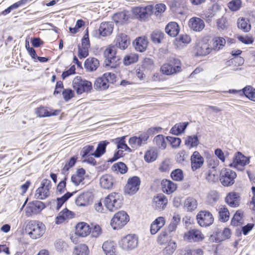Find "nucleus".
Returning <instances> with one entry per match:
<instances>
[{"label":"nucleus","mask_w":255,"mask_h":255,"mask_svg":"<svg viewBox=\"0 0 255 255\" xmlns=\"http://www.w3.org/2000/svg\"><path fill=\"white\" fill-rule=\"evenodd\" d=\"M45 230V226L42 222L35 220L29 221L25 228L26 232L33 239H37L42 237Z\"/></svg>","instance_id":"obj_1"},{"label":"nucleus","mask_w":255,"mask_h":255,"mask_svg":"<svg viewBox=\"0 0 255 255\" xmlns=\"http://www.w3.org/2000/svg\"><path fill=\"white\" fill-rule=\"evenodd\" d=\"M104 204L110 211H115L122 205V195L117 192L111 193L105 198Z\"/></svg>","instance_id":"obj_2"},{"label":"nucleus","mask_w":255,"mask_h":255,"mask_svg":"<svg viewBox=\"0 0 255 255\" xmlns=\"http://www.w3.org/2000/svg\"><path fill=\"white\" fill-rule=\"evenodd\" d=\"M72 85L74 89L78 94L89 92L92 89V83L85 79H82L79 76H77L73 79Z\"/></svg>","instance_id":"obj_3"},{"label":"nucleus","mask_w":255,"mask_h":255,"mask_svg":"<svg viewBox=\"0 0 255 255\" xmlns=\"http://www.w3.org/2000/svg\"><path fill=\"white\" fill-rule=\"evenodd\" d=\"M129 220L128 214L124 211H121L116 213L112 218L111 225L114 230H118L124 227Z\"/></svg>","instance_id":"obj_4"},{"label":"nucleus","mask_w":255,"mask_h":255,"mask_svg":"<svg viewBox=\"0 0 255 255\" xmlns=\"http://www.w3.org/2000/svg\"><path fill=\"white\" fill-rule=\"evenodd\" d=\"M181 63L179 59L170 58L168 63L163 64L161 67V71L163 74L170 75L179 72L181 70Z\"/></svg>","instance_id":"obj_5"},{"label":"nucleus","mask_w":255,"mask_h":255,"mask_svg":"<svg viewBox=\"0 0 255 255\" xmlns=\"http://www.w3.org/2000/svg\"><path fill=\"white\" fill-rule=\"evenodd\" d=\"M138 245V238L135 235L129 234L123 237L120 242V247L124 250L130 251L135 248Z\"/></svg>","instance_id":"obj_6"},{"label":"nucleus","mask_w":255,"mask_h":255,"mask_svg":"<svg viewBox=\"0 0 255 255\" xmlns=\"http://www.w3.org/2000/svg\"><path fill=\"white\" fill-rule=\"evenodd\" d=\"M237 177L236 173L228 168H223L220 172V180L224 186H230L235 182V179Z\"/></svg>","instance_id":"obj_7"},{"label":"nucleus","mask_w":255,"mask_h":255,"mask_svg":"<svg viewBox=\"0 0 255 255\" xmlns=\"http://www.w3.org/2000/svg\"><path fill=\"white\" fill-rule=\"evenodd\" d=\"M51 182L48 179H44L41 182L40 186L36 190L35 197L37 199L44 200L50 196V189Z\"/></svg>","instance_id":"obj_8"},{"label":"nucleus","mask_w":255,"mask_h":255,"mask_svg":"<svg viewBox=\"0 0 255 255\" xmlns=\"http://www.w3.org/2000/svg\"><path fill=\"white\" fill-rule=\"evenodd\" d=\"M114 24L112 22H104L101 23L100 27L93 30L92 34L95 37L107 36L110 35L113 32Z\"/></svg>","instance_id":"obj_9"},{"label":"nucleus","mask_w":255,"mask_h":255,"mask_svg":"<svg viewBox=\"0 0 255 255\" xmlns=\"http://www.w3.org/2000/svg\"><path fill=\"white\" fill-rule=\"evenodd\" d=\"M198 224L201 227H208L213 223L214 218L209 211L204 210L199 212L196 216Z\"/></svg>","instance_id":"obj_10"},{"label":"nucleus","mask_w":255,"mask_h":255,"mask_svg":"<svg viewBox=\"0 0 255 255\" xmlns=\"http://www.w3.org/2000/svg\"><path fill=\"white\" fill-rule=\"evenodd\" d=\"M249 158L244 155L242 153L238 152L233 158V162L230 163L229 166L242 171L244 169V166L249 164Z\"/></svg>","instance_id":"obj_11"},{"label":"nucleus","mask_w":255,"mask_h":255,"mask_svg":"<svg viewBox=\"0 0 255 255\" xmlns=\"http://www.w3.org/2000/svg\"><path fill=\"white\" fill-rule=\"evenodd\" d=\"M140 181L137 176L129 179L125 187V192L130 194H134L139 189Z\"/></svg>","instance_id":"obj_12"},{"label":"nucleus","mask_w":255,"mask_h":255,"mask_svg":"<svg viewBox=\"0 0 255 255\" xmlns=\"http://www.w3.org/2000/svg\"><path fill=\"white\" fill-rule=\"evenodd\" d=\"M153 6L149 5L145 7H136L132 9V12L139 19H144L153 13Z\"/></svg>","instance_id":"obj_13"},{"label":"nucleus","mask_w":255,"mask_h":255,"mask_svg":"<svg viewBox=\"0 0 255 255\" xmlns=\"http://www.w3.org/2000/svg\"><path fill=\"white\" fill-rule=\"evenodd\" d=\"M184 238L190 242H198L202 241L204 236L200 230L192 229L185 234Z\"/></svg>","instance_id":"obj_14"},{"label":"nucleus","mask_w":255,"mask_h":255,"mask_svg":"<svg viewBox=\"0 0 255 255\" xmlns=\"http://www.w3.org/2000/svg\"><path fill=\"white\" fill-rule=\"evenodd\" d=\"M116 48H119L122 50H125L128 48L129 44V40L128 36L124 33L118 34L115 40Z\"/></svg>","instance_id":"obj_15"},{"label":"nucleus","mask_w":255,"mask_h":255,"mask_svg":"<svg viewBox=\"0 0 255 255\" xmlns=\"http://www.w3.org/2000/svg\"><path fill=\"white\" fill-rule=\"evenodd\" d=\"M115 183V179L111 174H106L102 176L100 179L101 187L105 189L110 190L113 188Z\"/></svg>","instance_id":"obj_16"},{"label":"nucleus","mask_w":255,"mask_h":255,"mask_svg":"<svg viewBox=\"0 0 255 255\" xmlns=\"http://www.w3.org/2000/svg\"><path fill=\"white\" fill-rule=\"evenodd\" d=\"M168 202L167 198L162 194L154 196L153 200V206L156 210H162L164 209Z\"/></svg>","instance_id":"obj_17"},{"label":"nucleus","mask_w":255,"mask_h":255,"mask_svg":"<svg viewBox=\"0 0 255 255\" xmlns=\"http://www.w3.org/2000/svg\"><path fill=\"white\" fill-rule=\"evenodd\" d=\"M188 25L191 29L198 32L202 31L205 27L204 21L198 17H192L190 19Z\"/></svg>","instance_id":"obj_18"},{"label":"nucleus","mask_w":255,"mask_h":255,"mask_svg":"<svg viewBox=\"0 0 255 255\" xmlns=\"http://www.w3.org/2000/svg\"><path fill=\"white\" fill-rule=\"evenodd\" d=\"M191 162L192 169L195 171L202 166L204 158L198 151H195L191 157Z\"/></svg>","instance_id":"obj_19"},{"label":"nucleus","mask_w":255,"mask_h":255,"mask_svg":"<svg viewBox=\"0 0 255 255\" xmlns=\"http://www.w3.org/2000/svg\"><path fill=\"white\" fill-rule=\"evenodd\" d=\"M148 43V40L145 37H138L133 42L135 49L140 52H142L146 49Z\"/></svg>","instance_id":"obj_20"},{"label":"nucleus","mask_w":255,"mask_h":255,"mask_svg":"<svg viewBox=\"0 0 255 255\" xmlns=\"http://www.w3.org/2000/svg\"><path fill=\"white\" fill-rule=\"evenodd\" d=\"M165 220L163 217L157 218L150 225V233L155 235L165 225Z\"/></svg>","instance_id":"obj_21"},{"label":"nucleus","mask_w":255,"mask_h":255,"mask_svg":"<svg viewBox=\"0 0 255 255\" xmlns=\"http://www.w3.org/2000/svg\"><path fill=\"white\" fill-rule=\"evenodd\" d=\"M225 201L232 207H238L240 205V196L236 192H230L227 195Z\"/></svg>","instance_id":"obj_22"},{"label":"nucleus","mask_w":255,"mask_h":255,"mask_svg":"<svg viewBox=\"0 0 255 255\" xmlns=\"http://www.w3.org/2000/svg\"><path fill=\"white\" fill-rule=\"evenodd\" d=\"M162 190L164 193L170 194L175 191L177 188V185L172 181L165 179L161 182Z\"/></svg>","instance_id":"obj_23"},{"label":"nucleus","mask_w":255,"mask_h":255,"mask_svg":"<svg viewBox=\"0 0 255 255\" xmlns=\"http://www.w3.org/2000/svg\"><path fill=\"white\" fill-rule=\"evenodd\" d=\"M100 65L99 60L94 57H89L85 61L84 66L89 72H93L97 70Z\"/></svg>","instance_id":"obj_24"},{"label":"nucleus","mask_w":255,"mask_h":255,"mask_svg":"<svg viewBox=\"0 0 255 255\" xmlns=\"http://www.w3.org/2000/svg\"><path fill=\"white\" fill-rule=\"evenodd\" d=\"M73 216V212L65 208L58 214L56 218L55 223L60 224L67 219L72 218Z\"/></svg>","instance_id":"obj_25"},{"label":"nucleus","mask_w":255,"mask_h":255,"mask_svg":"<svg viewBox=\"0 0 255 255\" xmlns=\"http://www.w3.org/2000/svg\"><path fill=\"white\" fill-rule=\"evenodd\" d=\"M116 244L112 241H105L102 246V249L106 255H116Z\"/></svg>","instance_id":"obj_26"},{"label":"nucleus","mask_w":255,"mask_h":255,"mask_svg":"<svg viewBox=\"0 0 255 255\" xmlns=\"http://www.w3.org/2000/svg\"><path fill=\"white\" fill-rule=\"evenodd\" d=\"M76 233L82 237L87 236L91 232L89 226L84 222L78 223L76 226Z\"/></svg>","instance_id":"obj_27"},{"label":"nucleus","mask_w":255,"mask_h":255,"mask_svg":"<svg viewBox=\"0 0 255 255\" xmlns=\"http://www.w3.org/2000/svg\"><path fill=\"white\" fill-rule=\"evenodd\" d=\"M85 170L83 168H80L71 177V181L75 185L78 186L83 182L84 180Z\"/></svg>","instance_id":"obj_28"},{"label":"nucleus","mask_w":255,"mask_h":255,"mask_svg":"<svg viewBox=\"0 0 255 255\" xmlns=\"http://www.w3.org/2000/svg\"><path fill=\"white\" fill-rule=\"evenodd\" d=\"M165 32L170 36H176L179 32L178 24L175 22H170L165 27Z\"/></svg>","instance_id":"obj_29"},{"label":"nucleus","mask_w":255,"mask_h":255,"mask_svg":"<svg viewBox=\"0 0 255 255\" xmlns=\"http://www.w3.org/2000/svg\"><path fill=\"white\" fill-rule=\"evenodd\" d=\"M195 50L198 56H205L211 52L209 45L203 42L199 43L195 48Z\"/></svg>","instance_id":"obj_30"},{"label":"nucleus","mask_w":255,"mask_h":255,"mask_svg":"<svg viewBox=\"0 0 255 255\" xmlns=\"http://www.w3.org/2000/svg\"><path fill=\"white\" fill-rule=\"evenodd\" d=\"M198 206L197 200L193 197H188L184 201V208L188 212L194 211Z\"/></svg>","instance_id":"obj_31"},{"label":"nucleus","mask_w":255,"mask_h":255,"mask_svg":"<svg viewBox=\"0 0 255 255\" xmlns=\"http://www.w3.org/2000/svg\"><path fill=\"white\" fill-rule=\"evenodd\" d=\"M109 143V142L107 141V140L101 141L98 144L96 151L92 153L91 155L97 158L101 157L103 154L105 153L106 146Z\"/></svg>","instance_id":"obj_32"},{"label":"nucleus","mask_w":255,"mask_h":255,"mask_svg":"<svg viewBox=\"0 0 255 255\" xmlns=\"http://www.w3.org/2000/svg\"><path fill=\"white\" fill-rule=\"evenodd\" d=\"M242 93L241 95L243 94L247 98L250 100L255 102V89L251 86H247L242 90Z\"/></svg>","instance_id":"obj_33"},{"label":"nucleus","mask_w":255,"mask_h":255,"mask_svg":"<svg viewBox=\"0 0 255 255\" xmlns=\"http://www.w3.org/2000/svg\"><path fill=\"white\" fill-rule=\"evenodd\" d=\"M213 41V49L216 51L222 49L226 44L225 39L221 37H215Z\"/></svg>","instance_id":"obj_34"},{"label":"nucleus","mask_w":255,"mask_h":255,"mask_svg":"<svg viewBox=\"0 0 255 255\" xmlns=\"http://www.w3.org/2000/svg\"><path fill=\"white\" fill-rule=\"evenodd\" d=\"M35 114L38 117L44 118L54 115L53 113L48 111L47 108L44 106H40L35 109Z\"/></svg>","instance_id":"obj_35"},{"label":"nucleus","mask_w":255,"mask_h":255,"mask_svg":"<svg viewBox=\"0 0 255 255\" xmlns=\"http://www.w3.org/2000/svg\"><path fill=\"white\" fill-rule=\"evenodd\" d=\"M237 25L238 27L244 32H247L251 29V26L248 19L244 18H239L238 19Z\"/></svg>","instance_id":"obj_36"},{"label":"nucleus","mask_w":255,"mask_h":255,"mask_svg":"<svg viewBox=\"0 0 255 255\" xmlns=\"http://www.w3.org/2000/svg\"><path fill=\"white\" fill-rule=\"evenodd\" d=\"M89 194L83 193L79 195L75 200V203L79 206H86L89 201Z\"/></svg>","instance_id":"obj_37"},{"label":"nucleus","mask_w":255,"mask_h":255,"mask_svg":"<svg viewBox=\"0 0 255 255\" xmlns=\"http://www.w3.org/2000/svg\"><path fill=\"white\" fill-rule=\"evenodd\" d=\"M187 125L188 123H186L177 124L170 129V133L178 135L185 130Z\"/></svg>","instance_id":"obj_38"},{"label":"nucleus","mask_w":255,"mask_h":255,"mask_svg":"<svg viewBox=\"0 0 255 255\" xmlns=\"http://www.w3.org/2000/svg\"><path fill=\"white\" fill-rule=\"evenodd\" d=\"M219 219L223 222H226L229 220L230 213L225 206H222L219 209Z\"/></svg>","instance_id":"obj_39"},{"label":"nucleus","mask_w":255,"mask_h":255,"mask_svg":"<svg viewBox=\"0 0 255 255\" xmlns=\"http://www.w3.org/2000/svg\"><path fill=\"white\" fill-rule=\"evenodd\" d=\"M94 87L96 90H104L108 88L109 85L106 82V80H105L103 76H102L96 80Z\"/></svg>","instance_id":"obj_40"},{"label":"nucleus","mask_w":255,"mask_h":255,"mask_svg":"<svg viewBox=\"0 0 255 255\" xmlns=\"http://www.w3.org/2000/svg\"><path fill=\"white\" fill-rule=\"evenodd\" d=\"M152 41L154 43H160L164 38V33L160 30H156L150 35Z\"/></svg>","instance_id":"obj_41"},{"label":"nucleus","mask_w":255,"mask_h":255,"mask_svg":"<svg viewBox=\"0 0 255 255\" xmlns=\"http://www.w3.org/2000/svg\"><path fill=\"white\" fill-rule=\"evenodd\" d=\"M153 142L161 149H164L166 147V143L164 137L162 134H158L154 137Z\"/></svg>","instance_id":"obj_42"},{"label":"nucleus","mask_w":255,"mask_h":255,"mask_svg":"<svg viewBox=\"0 0 255 255\" xmlns=\"http://www.w3.org/2000/svg\"><path fill=\"white\" fill-rule=\"evenodd\" d=\"M157 157V151L153 149L147 150L144 155V158L145 161L151 162L155 161Z\"/></svg>","instance_id":"obj_43"},{"label":"nucleus","mask_w":255,"mask_h":255,"mask_svg":"<svg viewBox=\"0 0 255 255\" xmlns=\"http://www.w3.org/2000/svg\"><path fill=\"white\" fill-rule=\"evenodd\" d=\"M219 199V195L216 191H210L207 198V203L211 205H214Z\"/></svg>","instance_id":"obj_44"},{"label":"nucleus","mask_w":255,"mask_h":255,"mask_svg":"<svg viewBox=\"0 0 255 255\" xmlns=\"http://www.w3.org/2000/svg\"><path fill=\"white\" fill-rule=\"evenodd\" d=\"M74 253L76 255H88V248L85 244H80L75 248Z\"/></svg>","instance_id":"obj_45"},{"label":"nucleus","mask_w":255,"mask_h":255,"mask_svg":"<svg viewBox=\"0 0 255 255\" xmlns=\"http://www.w3.org/2000/svg\"><path fill=\"white\" fill-rule=\"evenodd\" d=\"M128 18V15L124 11L116 13L113 16V19L117 23H122L127 21Z\"/></svg>","instance_id":"obj_46"},{"label":"nucleus","mask_w":255,"mask_h":255,"mask_svg":"<svg viewBox=\"0 0 255 255\" xmlns=\"http://www.w3.org/2000/svg\"><path fill=\"white\" fill-rule=\"evenodd\" d=\"M113 171L124 174L127 172L128 167L126 165L122 162L114 164L112 167Z\"/></svg>","instance_id":"obj_47"},{"label":"nucleus","mask_w":255,"mask_h":255,"mask_svg":"<svg viewBox=\"0 0 255 255\" xmlns=\"http://www.w3.org/2000/svg\"><path fill=\"white\" fill-rule=\"evenodd\" d=\"M176 248V243L173 241H170L167 244V246L163 250V254L166 255H171L174 252Z\"/></svg>","instance_id":"obj_48"},{"label":"nucleus","mask_w":255,"mask_h":255,"mask_svg":"<svg viewBox=\"0 0 255 255\" xmlns=\"http://www.w3.org/2000/svg\"><path fill=\"white\" fill-rule=\"evenodd\" d=\"M125 136H122L115 139V141L117 144V148L124 149L125 151H131L130 148L125 143Z\"/></svg>","instance_id":"obj_49"},{"label":"nucleus","mask_w":255,"mask_h":255,"mask_svg":"<svg viewBox=\"0 0 255 255\" xmlns=\"http://www.w3.org/2000/svg\"><path fill=\"white\" fill-rule=\"evenodd\" d=\"M116 48L115 46H111L107 48L104 52V56L106 58L105 61H107L116 56Z\"/></svg>","instance_id":"obj_50"},{"label":"nucleus","mask_w":255,"mask_h":255,"mask_svg":"<svg viewBox=\"0 0 255 255\" xmlns=\"http://www.w3.org/2000/svg\"><path fill=\"white\" fill-rule=\"evenodd\" d=\"M171 177L172 179L175 181H182L184 178V175L182 170L180 169H175L171 172Z\"/></svg>","instance_id":"obj_51"},{"label":"nucleus","mask_w":255,"mask_h":255,"mask_svg":"<svg viewBox=\"0 0 255 255\" xmlns=\"http://www.w3.org/2000/svg\"><path fill=\"white\" fill-rule=\"evenodd\" d=\"M73 193L67 192L61 197L58 198L57 199V209L59 210L62 205L73 195Z\"/></svg>","instance_id":"obj_52"},{"label":"nucleus","mask_w":255,"mask_h":255,"mask_svg":"<svg viewBox=\"0 0 255 255\" xmlns=\"http://www.w3.org/2000/svg\"><path fill=\"white\" fill-rule=\"evenodd\" d=\"M171 241L166 232H161L157 238V242L160 245H166Z\"/></svg>","instance_id":"obj_53"},{"label":"nucleus","mask_w":255,"mask_h":255,"mask_svg":"<svg viewBox=\"0 0 255 255\" xmlns=\"http://www.w3.org/2000/svg\"><path fill=\"white\" fill-rule=\"evenodd\" d=\"M199 143L198 137L196 135L190 136L185 141V144L189 148L197 146Z\"/></svg>","instance_id":"obj_54"},{"label":"nucleus","mask_w":255,"mask_h":255,"mask_svg":"<svg viewBox=\"0 0 255 255\" xmlns=\"http://www.w3.org/2000/svg\"><path fill=\"white\" fill-rule=\"evenodd\" d=\"M94 149V146L93 145H86L82 148L80 154L83 158H86L88 155H92L91 154L93 153Z\"/></svg>","instance_id":"obj_55"},{"label":"nucleus","mask_w":255,"mask_h":255,"mask_svg":"<svg viewBox=\"0 0 255 255\" xmlns=\"http://www.w3.org/2000/svg\"><path fill=\"white\" fill-rule=\"evenodd\" d=\"M220 9V6L217 4H214L212 7L208 9L205 13V16L207 18H212L215 14L216 12Z\"/></svg>","instance_id":"obj_56"},{"label":"nucleus","mask_w":255,"mask_h":255,"mask_svg":"<svg viewBox=\"0 0 255 255\" xmlns=\"http://www.w3.org/2000/svg\"><path fill=\"white\" fill-rule=\"evenodd\" d=\"M138 59V57L137 55L135 54H131L125 57L124 63L126 65H128L131 63L137 62Z\"/></svg>","instance_id":"obj_57"},{"label":"nucleus","mask_w":255,"mask_h":255,"mask_svg":"<svg viewBox=\"0 0 255 255\" xmlns=\"http://www.w3.org/2000/svg\"><path fill=\"white\" fill-rule=\"evenodd\" d=\"M106 66H110L111 68H116L120 64V58L119 56H115L107 61H105Z\"/></svg>","instance_id":"obj_58"},{"label":"nucleus","mask_w":255,"mask_h":255,"mask_svg":"<svg viewBox=\"0 0 255 255\" xmlns=\"http://www.w3.org/2000/svg\"><path fill=\"white\" fill-rule=\"evenodd\" d=\"M242 216L243 213L241 211H237L232 219V225L234 226H238L239 224L242 223Z\"/></svg>","instance_id":"obj_59"},{"label":"nucleus","mask_w":255,"mask_h":255,"mask_svg":"<svg viewBox=\"0 0 255 255\" xmlns=\"http://www.w3.org/2000/svg\"><path fill=\"white\" fill-rule=\"evenodd\" d=\"M167 141H168L172 147L174 148H176L180 146L181 140L180 138L176 137H172L170 136H167L166 137Z\"/></svg>","instance_id":"obj_60"},{"label":"nucleus","mask_w":255,"mask_h":255,"mask_svg":"<svg viewBox=\"0 0 255 255\" xmlns=\"http://www.w3.org/2000/svg\"><path fill=\"white\" fill-rule=\"evenodd\" d=\"M142 68L145 70H151L154 68L153 60L149 58H145L142 62Z\"/></svg>","instance_id":"obj_61"},{"label":"nucleus","mask_w":255,"mask_h":255,"mask_svg":"<svg viewBox=\"0 0 255 255\" xmlns=\"http://www.w3.org/2000/svg\"><path fill=\"white\" fill-rule=\"evenodd\" d=\"M172 164L169 159L164 160L161 164L159 169L162 172H167L171 168Z\"/></svg>","instance_id":"obj_62"},{"label":"nucleus","mask_w":255,"mask_h":255,"mask_svg":"<svg viewBox=\"0 0 255 255\" xmlns=\"http://www.w3.org/2000/svg\"><path fill=\"white\" fill-rule=\"evenodd\" d=\"M217 24L219 29L225 30L228 28L227 19L224 17L217 20Z\"/></svg>","instance_id":"obj_63"},{"label":"nucleus","mask_w":255,"mask_h":255,"mask_svg":"<svg viewBox=\"0 0 255 255\" xmlns=\"http://www.w3.org/2000/svg\"><path fill=\"white\" fill-rule=\"evenodd\" d=\"M166 9V5L163 3H158L153 6V13L158 15L159 13L163 12Z\"/></svg>","instance_id":"obj_64"}]
</instances>
